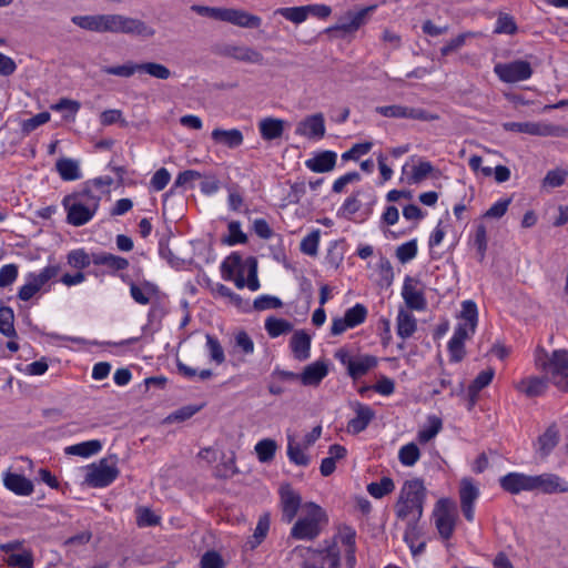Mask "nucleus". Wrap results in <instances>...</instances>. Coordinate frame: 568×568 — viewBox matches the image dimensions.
Segmentation results:
<instances>
[{
	"instance_id": "1",
	"label": "nucleus",
	"mask_w": 568,
	"mask_h": 568,
	"mask_svg": "<svg viewBox=\"0 0 568 568\" xmlns=\"http://www.w3.org/2000/svg\"><path fill=\"white\" fill-rule=\"evenodd\" d=\"M345 558V568L356 566V531L351 526H341L333 537L332 545L317 550L300 568H341V556Z\"/></svg>"
},
{
	"instance_id": "2",
	"label": "nucleus",
	"mask_w": 568,
	"mask_h": 568,
	"mask_svg": "<svg viewBox=\"0 0 568 568\" xmlns=\"http://www.w3.org/2000/svg\"><path fill=\"white\" fill-rule=\"evenodd\" d=\"M101 202V195L88 186L81 191L68 194L62 200V206L67 212V222L73 226H82L89 223L97 214Z\"/></svg>"
},
{
	"instance_id": "3",
	"label": "nucleus",
	"mask_w": 568,
	"mask_h": 568,
	"mask_svg": "<svg viewBox=\"0 0 568 568\" xmlns=\"http://www.w3.org/2000/svg\"><path fill=\"white\" fill-rule=\"evenodd\" d=\"M535 366L558 390L568 393V351L547 352L537 347L534 355Z\"/></svg>"
},
{
	"instance_id": "4",
	"label": "nucleus",
	"mask_w": 568,
	"mask_h": 568,
	"mask_svg": "<svg viewBox=\"0 0 568 568\" xmlns=\"http://www.w3.org/2000/svg\"><path fill=\"white\" fill-rule=\"evenodd\" d=\"M478 324V308L474 301L466 300L462 303L460 322L455 327L448 342L450 361L460 362L465 356V341L470 338Z\"/></svg>"
},
{
	"instance_id": "5",
	"label": "nucleus",
	"mask_w": 568,
	"mask_h": 568,
	"mask_svg": "<svg viewBox=\"0 0 568 568\" xmlns=\"http://www.w3.org/2000/svg\"><path fill=\"white\" fill-rule=\"evenodd\" d=\"M427 489L419 478L406 480L395 504L397 518L402 520H418L423 516Z\"/></svg>"
},
{
	"instance_id": "6",
	"label": "nucleus",
	"mask_w": 568,
	"mask_h": 568,
	"mask_svg": "<svg viewBox=\"0 0 568 568\" xmlns=\"http://www.w3.org/2000/svg\"><path fill=\"white\" fill-rule=\"evenodd\" d=\"M328 523L326 511L313 501H306L301 516L291 528L290 536L296 540H314Z\"/></svg>"
},
{
	"instance_id": "7",
	"label": "nucleus",
	"mask_w": 568,
	"mask_h": 568,
	"mask_svg": "<svg viewBox=\"0 0 568 568\" xmlns=\"http://www.w3.org/2000/svg\"><path fill=\"white\" fill-rule=\"evenodd\" d=\"M191 10L199 16L216 21L229 22L241 28H258L262 23V19L258 16L248 13L241 9L193 4Z\"/></svg>"
},
{
	"instance_id": "8",
	"label": "nucleus",
	"mask_w": 568,
	"mask_h": 568,
	"mask_svg": "<svg viewBox=\"0 0 568 568\" xmlns=\"http://www.w3.org/2000/svg\"><path fill=\"white\" fill-rule=\"evenodd\" d=\"M104 32L123 33L129 36L152 38L155 30L144 21L122 14H105Z\"/></svg>"
},
{
	"instance_id": "9",
	"label": "nucleus",
	"mask_w": 568,
	"mask_h": 568,
	"mask_svg": "<svg viewBox=\"0 0 568 568\" xmlns=\"http://www.w3.org/2000/svg\"><path fill=\"white\" fill-rule=\"evenodd\" d=\"M334 357L346 368L348 376L357 381L378 365V358L371 354H353L347 348H338Z\"/></svg>"
},
{
	"instance_id": "10",
	"label": "nucleus",
	"mask_w": 568,
	"mask_h": 568,
	"mask_svg": "<svg viewBox=\"0 0 568 568\" xmlns=\"http://www.w3.org/2000/svg\"><path fill=\"white\" fill-rule=\"evenodd\" d=\"M433 516L440 538L448 541L453 537L456 528V504L449 498H440L435 505Z\"/></svg>"
},
{
	"instance_id": "11",
	"label": "nucleus",
	"mask_w": 568,
	"mask_h": 568,
	"mask_svg": "<svg viewBox=\"0 0 568 568\" xmlns=\"http://www.w3.org/2000/svg\"><path fill=\"white\" fill-rule=\"evenodd\" d=\"M505 131L526 133L535 136H555L567 138L568 128L556 125L548 122H505L503 124Z\"/></svg>"
},
{
	"instance_id": "12",
	"label": "nucleus",
	"mask_w": 568,
	"mask_h": 568,
	"mask_svg": "<svg viewBox=\"0 0 568 568\" xmlns=\"http://www.w3.org/2000/svg\"><path fill=\"white\" fill-rule=\"evenodd\" d=\"M375 112L389 119H408L423 122L436 121L439 116L422 108L407 106L402 104L381 105Z\"/></svg>"
},
{
	"instance_id": "13",
	"label": "nucleus",
	"mask_w": 568,
	"mask_h": 568,
	"mask_svg": "<svg viewBox=\"0 0 568 568\" xmlns=\"http://www.w3.org/2000/svg\"><path fill=\"white\" fill-rule=\"evenodd\" d=\"M281 519L286 524H291L298 511H303L304 503L301 494L290 484H282L278 488Z\"/></svg>"
},
{
	"instance_id": "14",
	"label": "nucleus",
	"mask_w": 568,
	"mask_h": 568,
	"mask_svg": "<svg viewBox=\"0 0 568 568\" xmlns=\"http://www.w3.org/2000/svg\"><path fill=\"white\" fill-rule=\"evenodd\" d=\"M400 294L407 308L417 312H423L427 308L425 286L418 278L406 275Z\"/></svg>"
},
{
	"instance_id": "15",
	"label": "nucleus",
	"mask_w": 568,
	"mask_h": 568,
	"mask_svg": "<svg viewBox=\"0 0 568 568\" xmlns=\"http://www.w3.org/2000/svg\"><path fill=\"white\" fill-rule=\"evenodd\" d=\"M494 72L506 83H515L528 80L532 74L529 62L516 60L508 63H498L494 67Z\"/></svg>"
},
{
	"instance_id": "16",
	"label": "nucleus",
	"mask_w": 568,
	"mask_h": 568,
	"mask_svg": "<svg viewBox=\"0 0 568 568\" xmlns=\"http://www.w3.org/2000/svg\"><path fill=\"white\" fill-rule=\"evenodd\" d=\"M119 475L114 463L101 459L98 465H92L87 474V483L95 488L106 487L112 484Z\"/></svg>"
},
{
	"instance_id": "17",
	"label": "nucleus",
	"mask_w": 568,
	"mask_h": 568,
	"mask_svg": "<svg viewBox=\"0 0 568 568\" xmlns=\"http://www.w3.org/2000/svg\"><path fill=\"white\" fill-rule=\"evenodd\" d=\"M367 308L363 304H355L348 308L343 317H336L332 321L331 334L341 335L349 328H354L365 322Z\"/></svg>"
},
{
	"instance_id": "18",
	"label": "nucleus",
	"mask_w": 568,
	"mask_h": 568,
	"mask_svg": "<svg viewBox=\"0 0 568 568\" xmlns=\"http://www.w3.org/2000/svg\"><path fill=\"white\" fill-rule=\"evenodd\" d=\"M480 491L474 479L465 477L459 483L460 509L467 521L475 519V503L479 498Z\"/></svg>"
},
{
	"instance_id": "19",
	"label": "nucleus",
	"mask_w": 568,
	"mask_h": 568,
	"mask_svg": "<svg viewBox=\"0 0 568 568\" xmlns=\"http://www.w3.org/2000/svg\"><path fill=\"white\" fill-rule=\"evenodd\" d=\"M246 261L239 253H231L221 264V274L225 281H233L240 290L245 287Z\"/></svg>"
},
{
	"instance_id": "20",
	"label": "nucleus",
	"mask_w": 568,
	"mask_h": 568,
	"mask_svg": "<svg viewBox=\"0 0 568 568\" xmlns=\"http://www.w3.org/2000/svg\"><path fill=\"white\" fill-rule=\"evenodd\" d=\"M220 54L250 64H264V55L256 49L243 44H225Z\"/></svg>"
},
{
	"instance_id": "21",
	"label": "nucleus",
	"mask_w": 568,
	"mask_h": 568,
	"mask_svg": "<svg viewBox=\"0 0 568 568\" xmlns=\"http://www.w3.org/2000/svg\"><path fill=\"white\" fill-rule=\"evenodd\" d=\"M536 490L547 495L568 493V481L552 473L532 475V491Z\"/></svg>"
},
{
	"instance_id": "22",
	"label": "nucleus",
	"mask_w": 568,
	"mask_h": 568,
	"mask_svg": "<svg viewBox=\"0 0 568 568\" xmlns=\"http://www.w3.org/2000/svg\"><path fill=\"white\" fill-rule=\"evenodd\" d=\"M295 134L308 140H321L325 135V120L322 113L306 116L297 123Z\"/></svg>"
},
{
	"instance_id": "23",
	"label": "nucleus",
	"mask_w": 568,
	"mask_h": 568,
	"mask_svg": "<svg viewBox=\"0 0 568 568\" xmlns=\"http://www.w3.org/2000/svg\"><path fill=\"white\" fill-rule=\"evenodd\" d=\"M121 278L124 283L129 284L131 297L140 305L149 304L159 295V287L152 282L142 281L140 283H134L124 275H121Z\"/></svg>"
},
{
	"instance_id": "24",
	"label": "nucleus",
	"mask_w": 568,
	"mask_h": 568,
	"mask_svg": "<svg viewBox=\"0 0 568 568\" xmlns=\"http://www.w3.org/2000/svg\"><path fill=\"white\" fill-rule=\"evenodd\" d=\"M499 485L511 495H518L521 491H532V475L511 471L499 478Z\"/></svg>"
},
{
	"instance_id": "25",
	"label": "nucleus",
	"mask_w": 568,
	"mask_h": 568,
	"mask_svg": "<svg viewBox=\"0 0 568 568\" xmlns=\"http://www.w3.org/2000/svg\"><path fill=\"white\" fill-rule=\"evenodd\" d=\"M353 409L355 412V416L347 423V432L352 434H359L364 432L375 418V412L371 406L359 402L353 404Z\"/></svg>"
},
{
	"instance_id": "26",
	"label": "nucleus",
	"mask_w": 568,
	"mask_h": 568,
	"mask_svg": "<svg viewBox=\"0 0 568 568\" xmlns=\"http://www.w3.org/2000/svg\"><path fill=\"white\" fill-rule=\"evenodd\" d=\"M549 384L550 382L544 374L541 376L529 375L516 383L515 388L527 397H538L546 394Z\"/></svg>"
},
{
	"instance_id": "27",
	"label": "nucleus",
	"mask_w": 568,
	"mask_h": 568,
	"mask_svg": "<svg viewBox=\"0 0 568 568\" xmlns=\"http://www.w3.org/2000/svg\"><path fill=\"white\" fill-rule=\"evenodd\" d=\"M363 195H367V199L369 200L371 204H374L376 202V195L372 187H362L353 192V194L349 195L348 197H346V200L338 210V214L344 217L351 219L355 213H357L361 210L362 203L359 201V196Z\"/></svg>"
},
{
	"instance_id": "28",
	"label": "nucleus",
	"mask_w": 568,
	"mask_h": 568,
	"mask_svg": "<svg viewBox=\"0 0 568 568\" xmlns=\"http://www.w3.org/2000/svg\"><path fill=\"white\" fill-rule=\"evenodd\" d=\"M312 337L304 329H297L290 339V348L295 359L304 362L311 356Z\"/></svg>"
},
{
	"instance_id": "29",
	"label": "nucleus",
	"mask_w": 568,
	"mask_h": 568,
	"mask_svg": "<svg viewBox=\"0 0 568 568\" xmlns=\"http://www.w3.org/2000/svg\"><path fill=\"white\" fill-rule=\"evenodd\" d=\"M4 487L18 496H30L33 493V484L23 475L6 471L3 474Z\"/></svg>"
},
{
	"instance_id": "30",
	"label": "nucleus",
	"mask_w": 568,
	"mask_h": 568,
	"mask_svg": "<svg viewBox=\"0 0 568 568\" xmlns=\"http://www.w3.org/2000/svg\"><path fill=\"white\" fill-rule=\"evenodd\" d=\"M376 9V6H369L356 12H348L346 16L347 21H343L334 27L335 30L346 33L358 30L366 23L368 16Z\"/></svg>"
},
{
	"instance_id": "31",
	"label": "nucleus",
	"mask_w": 568,
	"mask_h": 568,
	"mask_svg": "<svg viewBox=\"0 0 568 568\" xmlns=\"http://www.w3.org/2000/svg\"><path fill=\"white\" fill-rule=\"evenodd\" d=\"M337 155L333 151H323L305 161V166L316 173L332 171L336 165Z\"/></svg>"
},
{
	"instance_id": "32",
	"label": "nucleus",
	"mask_w": 568,
	"mask_h": 568,
	"mask_svg": "<svg viewBox=\"0 0 568 568\" xmlns=\"http://www.w3.org/2000/svg\"><path fill=\"white\" fill-rule=\"evenodd\" d=\"M92 263L94 265L106 266L111 274H115L116 272L124 271L129 267V261L125 257L106 252L93 253Z\"/></svg>"
},
{
	"instance_id": "33",
	"label": "nucleus",
	"mask_w": 568,
	"mask_h": 568,
	"mask_svg": "<svg viewBox=\"0 0 568 568\" xmlns=\"http://www.w3.org/2000/svg\"><path fill=\"white\" fill-rule=\"evenodd\" d=\"M328 374L327 366L322 362H315L307 365L297 378L305 386L318 385Z\"/></svg>"
},
{
	"instance_id": "34",
	"label": "nucleus",
	"mask_w": 568,
	"mask_h": 568,
	"mask_svg": "<svg viewBox=\"0 0 568 568\" xmlns=\"http://www.w3.org/2000/svg\"><path fill=\"white\" fill-rule=\"evenodd\" d=\"M212 140L230 149H236L243 144L244 138L239 129H214L212 131Z\"/></svg>"
},
{
	"instance_id": "35",
	"label": "nucleus",
	"mask_w": 568,
	"mask_h": 568,
	"mask_svg": "<svg viewBox=\"0 0 568 568\" xmlns=\"http://www.w3.org/2000/svg\"><path fill=\"white\" fill-rule=\"evenodd\" d=\"M55 170L63 181H77L82 178L80 162L74 159H59L55 163Z\"/></svg>"
},
{
	"instance_id": "36",
	"label": "nucleus",
	"mask_w": 568,
	"mask_h": 568,
	"mask_svg": "<svg viewBox=\"0 0 568 568\" xmlns=\"http://www.w3.org/2000/svg\"><path fill=\"white\" fill-rule=\"evenodd\" d=\"M285 122L276 118H264L258 123V131L263 140L272 141L282 136Z\"/></svg>"
},
{
	"instance_id": "37",
	"label": "nucleus",
	"mask_w": 568,
	"mask_h": 568,
	"mask_svg": "<svg viewBox=\"0 0 568 568\" xmlns=\"http://www.w3.org/2000/svg\"><path fill=\"white\" fill-rule=\"evenodd\" d=\"M101 449H102V442L99 439H91V440H87V442L67 446L64 448V454L72 455V456H80L83 458H89V457L100 453Z\"/></svg>"
},
{
	"instance_id": "38",
	"label": "nucleus",
	"mask_w": 568,
	"mask_h": 568,
	"mask_svg": "<svg viewBox=\"0 0 568 568\" xmlns=\"http://www.w3.org/2000/svg\"><path fill=\"white\" fill-rule=\"evenodd\" d=\"M417 329V321L413 314L406 310H399L396 317L397 335L403 339L409 338Z\"/></svg>"
},
{
	"instance_id": "39",
	"label": "nucleus",
	"mask_w": 568,
	"mask_h": 568,
	"mask_svg": "<svg viewBox=\"0 0 568 568\" xmlns=\"http://www.w3.org/2000/svg\"><path fill=\"white\" fill-rule=\"evenodd\" d=\"M559 442V433L556 426H550L546 429V432L538 437L536 444V450L542 456L546 457L550 454V452L557 446Z\"/></svg>"
},
{
	"instance_id": "40",
	"label": "nucleus",
	"mask_w": 568,
	"mask_h": 568,
	"mask_svg": "<svg viewBox=\"0 0 568 568\" xmlns=\"http://www.w3.org/2000/svg\"><path fill=\"white\" fill-rule=\"evenodd\" d=\"M105 14H92V16H74L71 18L73 24L81 29L104 32Z\"/></svg>"
},
{
	"instance_id": "41",
	"label": "nucleus",
	"mask_w": 568,
	"mask_h": 568,
	"mask_svg": "<svg viewBox=\"0 0 568 568\" xmlns=\"http://www.w3.org/2000/svg\"><path fill=\"white\" fill-rule=\"evenodd\" d=\"M264 327L271 338L280 337L293 331V324L290 321L275 316L267 317Z\"/></svg>"
},
{
	"instance_id": "42",
	"label": "nucleus",
	"mask_w": 568,
	"mask_h": 568,
	"mask_svg": "<svg viewBox=\"0 0 568 568\" xmlns=\"http://www.w3.org/2000/svg\"><path fill=\"white\" fill-rule=\"evenodd\" d=\"M494 375H495V372L493 368H487L485 371H481L477 375V377L473 381V383L468 386V396L470 398V406H473L476 403L479 392L491 383Z\"/></svg>"
},
{
	"instance_id": "43",
	"label": "nucleus",
	"mask_w": 568,
	"mask_h": 568,
	"mask_svg": "<svg viewBox=\"0 0 568 568\" xmlns=\"http://www.w3.org/2000/svg\"><path fill=\"white\" fill-rule=\"evenodd\" d=\"M297 379V374L288 371H282L278 368H275L273 373L271 374V381L268 383V392L272 395H282L285 392V388L280 383V381H293Z\"/></svg>"
},
{
	"instance_id": "44",
	"label": "nucleus",
	"mask_w": 568,
	"mask_h": 568,
	"mask_svg": "<svg viewBox=\"0 0 568 568\" xmlns=\"http://www.w3.org/2000/svg\"><path fill=\"white\" fill-rule=\"evenodd\" d=\"M443 428V423L436 415L428 416L427 425L418 430L417 439L422 444L432 440Z\"/></svg>"
},
{
	"instance_id": "45",
	"label": "nucleus",
	"mask_w": 568,
	"mask_h": 568,
	"mask_svg": "<svg viewBox=\"0 0 568 568\" xmlns=\"http://www.w3.org/2000/svg\"><path fill=\"white\" fill-rule=\"evenodd\" d=\"M487 231L484 224H479L476 226L475 233L470 239V244L477 252V258L479 262H483L487 251Z\"/></svg>"
},
{
	"instance_id": "46",
	"label": "nucleus",
	"mask_w": 568,
	"mask_h": 568,
	"mask_svg": "<svg viewBox=\"0 0 568 568\" xmlns=\"http://www.w3.org/2000/svg\"><path fill=\"white\" fill-rule=\"evenodd\" d=\"M4 561L9 567L33 568L34 566V557L31 549H22L18 554H10Z\"/></svg>"
},
{
	"instance_id": "47",
	"label": "nucleus",
	"mask_w": 568,
	"mask_h": 568,
	"mask_svg": "<svg viewBox=\"0 0 568 568\" xmlns=\"http://www.w3.org/2000/svg\"><path fill=\"white\" fill-rule=\"evenodd\" d=\"M229 234L222 239V243L234 246L237 244H245L247 242V235L242 231L241 223L239 221H231L227 224Z\"/></svg>"
},
{
	"instance_id": "48",
	"label": "nucleus",
	"mask_w": 568,
	"mask_h": 568,
	"mask_svg": "<svg viewBox=\"0 0 568 568\" xmlns=\"http://www.w3.org/2000/svg\"><path fill=\"white\" fill-rule=\"evenodd\" d=\"M287 457L291 463L297 466H307L310 458L305 454L304 448L300 443H296L293 438L288 437L287 443Z\"/></svg>"
},
{
	"instance_id": "49",
	"label": "nucleus",
	"mask_w": 568,
	"mask_h": 568,
	"mask_svg": "<svg viewBox=\"0 0 568 568\" xmlns=\"http://www.w3.org/2000/svg\"><path fill=\"white\" fill-rule=\"evenodd\" d=\"M395 489V484L392 478L383 477L379 481H373L367 485L368 494L374 498H383Z\"/></svg>"
},
{
	"instance_id": "50",
	"label": "nucleus",
	"mask_w": 568,
	"mask_h": 568,
	"mask_svg": "<svg viewBox=\"0 0 568 568\" xmlns=\"http://www.w3.org/2000/svg\"><path fill=\"white\" fill-rule=\"evenodd\" d=\"M420 458V450L415 443H409L399 448L398 459L406 467L414 466Z\"/></svg>"
},
{
	"instance_id": "51",
	"label": "nucleus",
	"mask_w": 568,
	"mask_h": 568,
	"mask_svg": "<svg viewBox=\"0 0 568 568\" xmlns=\"http://www.w3.org/2000/svg\"><path fill=\"white\" fill-rule=\"evenodd\" d=\"M14 313L9 306L0 307V333L7 337H14L17 332L13 325Z\"/></svg>"
},
{
	"instance_id": "52",
	"label": "nucleus",
	"mask_w": 568,
	"mask_h": 568,
	"mask_svg": "<svg viewBox=\"0 0 568 568\" xmlns=\"http://www.w3.org/2000/svg\"><path fill=\"white\" fill-rule=\"evenodd\" d=\"M274 13L296 24L304 22L308 18L306 6L278 8Z\"/></svg>"
},
{
	"instance_id": "53",
	"label": "nucleus",
	"mask_w": 568,
	"mask_h": 568,
	"mask_svg": "<svg viewBox=\"0 0 568 568\" xmlns=\"http://www.w3.org/2000/svg\"><path fill=\"white\" fill-rule=\"evenodd\" d=\"M276 442L270 438L262 439L255 445V452L261 463L271 462L276 452Z\"/></svg>"
},
{
	"instance_id": "54",
	"label": "nucleus",
	"mask_w": 568,
	"mask_h": 568,
	"mask_svg": "<svg viewBox=\"0 0 568 568\" xmlns=\"http://www.w3.org/2000/svg\"><path fill=\"white\" fill-rule=\"evenodd\" d=\"M43 286L34 277V273H29L26 276V283L19 288L18 297L21 301L31 300Z\"/></svg>"
},
{
	"instance_id": "55",
	"label": "nucleus",
	"mask_w": 568,
	"mask_h": 568,
	"mask_svg": "<svg viewBox=\"0 0 568 568\" xmlns=\"http://www.w3.org/2000/svg\"><path fill=\"white\" fill-rule=\"evenodd\" d=\"M139 72H144L152 78L160 80H168L171 77V71L164 64L156 62L140 63Z\"/></svg>"
},
{
	"instance_id": "56",
	"label": "nucleus",
	"mask_w": 568,
	"mask_h": 568,
	"mask_svg": "<svg viewBox=\"0 0 568 568\" xmlns=\"http://www.w3.org/2000/svg\"><path fill=\"white\" fill-rule=\"evenodd\" d=\"M140 63L128 62L122 65H106L102 68V72L110 75L130 78L139 72Z\"/></svg>"
},
{
	"instance_id": "57",
	"label": "nucleus",
	"mask_w": 568,
	"mask_h": 568,
	"mask_svg": "<svg viewBox=\"0 0 568 568\" xmlns=\"http://www.w3.org/2000/svg\"><path fill=\"white\" fill-rule=\"evenodd\" d=\"M206 349L212 362L221 365L225 361L224 349L217 339V337L207 334L206 335Z\"/></svg>"
},
{
	"instance_id": "58",
	"label": "nucleus",
	"mask_w": 568,
	"mask_h": 568,
	"mask_svg": "<svg viewBox=\"0 0 568 568\" xmlns=\"http://www.w3.org/2000/svg\"><path fill=\"white\" fill-rule=\"evenodd\" d=\"M234 347L245 356L252 355L255 349L252 337L245 331H239L234 334Z\"/></svg>"
},
{
	"instance_id": "59",
	"label": "nucleus",
	"mask_w": 568,
	"mask_h": 568,
	"mask_svg": "<svg viewBox=\"0 0 568 568\" xmlns=\"http://www.w3.org/2000/svg\"><path fill=\"white\" fill-rule=\"evenodd\" d=\"M67 258L69 265L78 270H83L92 263V255H89L82 248L69 252Z\"/></svg>"
},
{
	"instance_id": "60",
	"label": "nucleus",
	"mask_w": 568,
	"mask_h": 568,
	"mask_svg": "<svg viewBox=\"0 0 568 568\" xmlns=\"http://www.w3.org/2000/svg\"><path fill=\"white\" fill-rule=\"evenodd\" d=\"M417 251V240L414 239L396 248V257L400 263L405 264L416 257Z\"/></svg>"
},
{
	"instance_id": "61",
	"label": "nucleus",
	"mask_w": 568,
	"mask_h": 568,
	"mask_svg": "<svg viewBox=\"0 0 568 568\" xmlns=\"http://www.w3.org/2000/svg\"><path fill=\"white\" fill-rule=\"evenodd\" d=\"M494 32L497 34H515L517 32V24L514 18L507 13L499 14Z\"/></svg>"
},
{
	"instance_id": "62",
	"label": "nucleus",
	"mask_w": 568,
	"mask_h": 568,
	"mask_svg": "<svg viewBox=\"0 0 568 568\" xmlns=\"http://www.w3.org/2000/svg\"><path fill=\"white\" fill-rule=\"evenodd\" d=\"M320 244V231H313L308 235H306L301 242V251L310 256H316L318 252Z\"/></svg>"
},
{
	"instance_id": "63",
	"label": "nucleus",
	"mask_w": 568,
	"mask_h": 568,
	"mask_svg": "<svg viewBox=\"0 0 568 568\" xmlns=\"http://www.w3.org/2000/svg\"><path fill=\"white\" fill-rule=\"evenodd\" d=\"M434 171V166L428 161H420L417 165H415L412 170V174L409 176L410 184H418L423 180H425L432 172Z\"/></svg>"
},
{
	"instance_id": "64",
	"label": "nucleus",
	"mask_w": 568,
	"mask_h": 568,
	"mask_svg": "<svg viewBox=\"0 0 568 568\" xmlns=\"http://www.w3.org/2000/svg\"><path fill=\"white\" fill-rule=\"evenodd\" d=\"M201 568H225V561L215 550H209L203 554L200 560Z\"/></svg>"
}]
</instances>
